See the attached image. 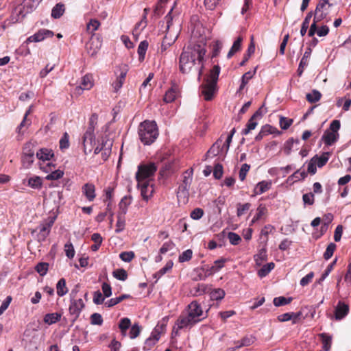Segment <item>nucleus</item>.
<instances>
[{"mask_svg":"<svg viewBox=\"0 0 351 351\" xmlns=\"http://www.w3.org/2000/svg\"><path fill=\"white\" fill-rule=\"evenodd\" d=\"M206 49L200 44H189L184 47L179 57V70L182 73H189L192 71L198 73L200 78L204 66Z\"/></svg>","mask_w":351,"mask_h":351,"instance_id":"obj_1","label":"nucleus"},{"mask_svg":"<svg viewBox=\"0 0 351 351\" xmlns=\"http://www.w3.org/2000/svg\"><path fill=\"white\" fill-rule=\"evenodd\" d=\"M220 73V67L215 65L207 76L205 84L201 86L202 94L206 101L211 100L217 92V83Z\"/></svg>","mask_w":351,"mask_h":351,"instance_id":"obj_2","label":"nucleus"},{"mask_svg":"<svg viewBox=\"0 0 351 351\" xmlns=\"http://www.w3.org/2000/svg\"><path fill=\"white\" fill-rule=\"evenodd\" d=\"M141 141L146 145L153 143L158 136V130L154 121H145L138 126Z\"/></svg>","mask_w":351,"mask_h":351,"instance_id":"obj_3","label":"nucleus"},{"mask_svg":"<svg viewBox=\"0 0 351 351\" xmlns=\"http://www.w3.org/2000/svg\"><path fill=\"white\" fill-rule=\"evenodd\" d=\"M331 4L329 3L328 0H321L317 5L315 11L313 23L311 24L309 31L308 36H314L316 31L317 23L324 20L329 14Z\"/></svg>","mask_w":351,"mask_h":351,"instance_id":"obj_4","label":"nucleus"},{"mask_svg":"<svg viewBox=\"0 0 351 351\" xmlns=\"http://www.w3.org/2000/svg\"><path fill=\"white\" fill-rule=\"evenodd\" d=\"M157 166L154 162L141 164L138 166V171L136 173L137 182H152Z\"/></svg>","mask_w":351,"mask_h":351,"instance_id":"obj_5","label":"nucleus"},{"mask_svg":"<svg viewBox=\"0 0 351 351\" xmlns=\"http://www.w3.org/2000/svg\"><path fill=\"white\" fill-rule=\"evenodd\" d=\"M36 157L39 160L40 169L45 173H49L53 167V165L50 162L53 157V151L47 148L40 149L36 152Z\"/></svg>","mask_w":351,"mask_h":351,"instance_id":"obj_6","label":"nucleus"},{"mask_svg":"<svg viewBox=\"0 0 351 351\" xmlns=\"http://www.w3.org/2000/svg\"><path fill=\"white\" fill-rule=\"evenodd\" d=\"M195 324H197L195 321L191 319L185 313L182 312L175 322L171 335L173 337L178 336L180 330H189Z\"/></svg>","mask_w":351,"mask_h":351,"instance_id":"obj_7","label":"nucleus"},{"mask_svg":"<svg viewBox=\"0 0 351 351\" xmlns=\"http://www.w3.org/2000/svg\"><path fill=\"white\" fill-rule=\"evenodd\" d=\"M191 319L195 321L196 323L199 322L202 318L203 311L201 305L197 301H193L191 302L184 311Z\"/></svg>","mask_w":351,"mask_h":351,"instance_id":"obj_8","label":"nucleus"},{"mask_svg":"<svg viewBox=\"0 0 351 351\" xmlns=\"http://www.w3.org/2000/svg\"><path fill=\"white\" fill-rule=\"evenodd\" d=\"M193 169H189L185 171L182 175V182L178 188V194H182L184 197L189 195V191L193 180Z\"/></svg>","mask_w":351,"mask_h":351,"instance_id":"obj_9","label":"nucleus"},{"mask_svg":"<svg viewBox=\"0 0 351 351\" xmlns=\"http://www.w3.org/2000/svg\"><path fill=\"white\" fill-rule=\"evenodd\" d=\"M266 110H264V106H261L258 110H257L255 113L252 116V117L248 120L245 128H244L242 132V135H247L252 130H254L257 125H258V119H261L263 114L266 113Z\"/></svg>","mask_w":351,"mask_h":351,"instance_id":"obj_10","label":"nucleus"},{"mask_svg":"<svg viewBox=\"0 0 351 351\" xmlns=\"http://www.w3.org/2000/svg\"><path fill=\"white\" fill-rule=\"evenodd\" d=\"M165 328V325H157L154 330L152 331L150 337L147 338L145 341L144 349L149 350H150L159 340L160 333Z\"/></svg>","mask_w":351,"mask_h":351,"instance_id":"obj_11","label":"nucleus"},{"mask_svg":"<svg viewBox=\"0 0 351 351\" xmlns=\"http://www.w3.org/2000/svg\"><path fill=\"white\" fill-rule=\"evenodd\" d=\"M95 143V136L94 132L90 130H86L82 136V145L85 154L90 153Z\"/></svg>","mask_w":351,"mask_h":351,"instance_id":"obj_12","label":"nucleus"},{"mask_svg":"<svg viewBox=\"0 0 351 351\" xmlns=\"http://www.w3.org/2000/svg\"><path fill=\"white\" fill-rule=\"evenodd\" d=\"M138 187L141 190V194L144 200L147 202L154 193L153 182H138Z\"/></svg>","mask_w":351,"mask_h":351,"instance_id":"obj_13","label":"nucleus"},{"mask_svg":"<svg viewBox=\"0 0 351 351\" xmlns=\"http://www.w3.org/2000/svg\"><path fill=\"white\" fill-rule=\"evenodd\" d=\"M84 303L82 300V298H79V299H74V298H71V303H70V305H69V313L70 314L73 316L74 317V319H76L82 310L84 308Z\"/></svg>","mask_w":351,"mask_h":351,"instance_id":"obj_14","label":"nucleus"},{"mask_svg":"<svg viewBox=\"0 0 351 351\" xmlns=\"http://www.w3.org/2000/svg\"><path fill=\"white\" fill-rule=\"evenodd\" d=\"M38 5L37 1L34 0H25L23 4L16 8V11L19 12V15L21 19L25 17V15L32 12Z\"/></svg>","mask_w":351,"mask_h":351,"instance_id":"obj_15","label":"nucleus"},{"mask_svg":"<svg viewBox=\"0 0 351 351\" xmlns=\"http://www.w3.org/2000/svg\"><path fill=\"white\" fill-rule=\"evenodd\" d=\"M53 36V32L48 30V29H40L38 32L35 33L34 35L29 36L27 38V41L29 42V43L40 42V41H43L45 38H49V37H52Z\"/></svg>","mask_w":351,"mask_h":351,"instance_id":"obj_16","label":"nucleus"},{"mask_svg":"<svg viewBox=\"0 0 351 351\" xmlns=\"http://www.w3.org/2000/svg\"><path fill=\"white\" fill-rule=\"evenodd\" d=\"M93 86V77L90 75H85L82 78L81 84L75 88V93L81 95L84 90H90Z\"/></svg>","mask_w":351,"mask_h":351,"instance_id":"obj_17","label":"nucleus"},{"mask_svg":"<svg viewBox=\"0 0 351 351\" xmlns=\"http://www.w3.org/2000/svg\"><path fill=\"white\" fill-rule=\"evenodd\" d=\"M349 313V306L342 301H339L335 309V316L337 320L343 319Z\"/></svg>","mask_w":351,"mask_h":351,"instance_id":"obj_18","label":"nucleus"},{"mask_svg":"<svg viewBox=\"0 0 351 351\" xmlns=\"http://www.w3.org/2000/svg\"><path fill=\"white\" fill-rule=\"evenodd\" d=\"M54 223V220L51 219L50 221L42 223L39 226V232L38 234V239L39 241H43L49 235L51 228Z\"/></svg>","mask_w":351,"mask_h":351,"instance_id":"obj_19","label":"nucleus"},{"mask_svg":"<svg viewBox=\"0 0 351 351\" xmlns=\"http://www.w3.org/2000/svg\"><path fill=\"white\" fill-rule=\"evenodd\" d=\"M83 195L89 202H92L96 197L95 186L93 184L86 183L82 188Z\"/></svg>","mask_w":351,"mask_h":351,"instance_id":"obj_20","label":"nucleus"},{"mask_svg":"<svg viewBox=\"0 0 351 351\" xmlns=\"http://www.w3.org/2000/svg\"><path fill=\"white\" fill-rule=\"evenodd\" d=\"M180 94L179 88L177 85L173 84L166 93L163 100L165 103H171Z\"/></svg>","mask_w":351,"mask_h":351,"instance_id":"obj_21","label":"nucleus"},{"mask_svg":"<svg viewBox=\"0 0 351 351\" xmlns=\"http://www.w3.org/2000/svg\"><path fill=\"white\" fill-rule=\"evenodd\" d=\"M339 134L335 132H330L329 130L325 131L324 135L322 137V140L324 143L330 146L336 142L338 139Z\"/></svg>","mask_w":351,"mask_h":351,"instance_id":"obj_22","label":"nucleus"},{"mask_svg":"<svg viewBox=\"0 0 351 351\" xmlns=\"http://www.w3.org/2000/svg\"><path fill=\"white\" fill-rule=\"evenodd\" d=\"M271 184L272 182L270 180H263L258 182L254 188L255 194L261 195L267 191L271 188Z\"/></svg>","mask_w":351,"mask_h":351,"instance_id":"obj_23","label":"nucleus"},{"mask_svg":"<svg viewBox=\"0 0 351 351\" xmlns=\"http://www.w3.org/2000/svg\"><path fill=\"white\" fill-rule=\"evenodd\" d=\"M267 214V208L263 204H260L256 208V213L251 221V224L255 223L258 221L264 219Z\"/></svg>","mask_w":351,"mask_h":351,"instance_id":"obj_24","label":"nucleus"},{"mask_svg":"<svg viewBox=\"0 0 351 351\" xmlns=\"http://www.w3.org/2000/svg\"><path fill=\"white\" fill-rule=\"evenodd\" d=\"M301 315V313H286L278 316V320L281 322L293 320V323H296Z\"/></svg>","mask_w":351,"mask_h":351,"instance_id":"obj_25","label":"nucleus"},{"mask_svg":"<svg viewBox=\"0 0 351 351\" xmlns=\"http://www.w3.org/2000/svg\"><path fill=\"white\" fill-rule=\"evenodd\" d=\"M222 143V140L219 138L217 140L213 145L210 148V149L207 152L208 156H215L220 154H223L222 149L221 148V145Z\"/></svg>","mask_w":351,"mask_h":351,"instance_id":"obj_26","label":"nucleus"},{"mask_svg":"<svg viewBox=\"0 0 351 351\" xmlns=\"http://www.w3.org/2000/svg\"><path fill=\"white\" fill-rule=\"evenodd\" d=\"M330 153L329 152H324L321 156H318L315 155L312 158L313 159V162L315 161L317 164V166L319 168L324 167L326 162L329 160Z\"/></svg>","mask_w":351,"mask_h":351,"instance_id":"obj_27","label":"nucleus"},{"mask_svg":"<svg viewBox=\"0 0 351 351\" xmlns=\"http://www.w3.org/2000/svg\"><path fill=\"white\" fill-rule=\"evenodd\" d=\"M62 315L59 313H47L45 315L43 321L49 325L53 324L60 320Z\"/></svg>","mask_w":351,"mask_h":351,"instance_id":"obj_28","label":"nucleus"},{"mask_svg":"<svg viewBox=\"0 0 351 351\" xmlns=\"http://www.w3.org/2000/svg\"><path fill=\"white\" fill-rule=\"evenodd\" d=\"M131 197L128 196L123 197L119 204V211L118 213L122 214H126L128 212V206L131 204Z\"/></svg>","mask_w":351,"mask_h":351,"instance_id":"obj_29","label":"nucleus"},{"mask_svg":"<svg viewBox=\"0 0 351 351\" xmlns=\"http://www.w3.org/2000/svg\"><path fill=\"white\" fill-rule=\"evenodd\" d=\"M125 215L117 213V221L116 223V233H119L125 229Z\"/></svg>","mask_w":351,"mask_h":351,"instance_id":"obj_30","label":"nucleus"},{"mask_svg":"<svg viewBox=\"0 0 351 351\" xmlns=\"http://www.w3.org/2000/svg\"><path fill=\"white\" fill-rule=\"evenodd\" d=\"M57 294L60 297H62L68 293V288L66 286V280L64 278H61L58 280L56 285Z\"/></svg>","mask_w":351,"mask_h":351,"instance_id":"obj_31","label":"nucleus"},{"mask_svg":"<svg viewBox=\"0 0 351 351\" xmlns=\"http://www.w3.org/2000/svg\"><path fill=\"white\" fill-rule=\"evenodd\" d=\"M27 184L34 189H40L43 186V180L39 176H33L28 179Z\"/></svg>","mask_w":351,"mask_h":351,"instance_id":"obj_32","label":"nucleus"},{"mask_svg":"<svg viewBox=\"0 0 351 351\" xmlns=\"http://www.w3.org/2000/svg\"><path fill=\"white\" fill-rule=\"evenodd\" d=\"M148 42L147 40H143L140 43L137 53L138 54V59L140 61H143L145 59V53L148 48Z\"/></svg>","mask_w":351,"mask_h":351,"instance_id":"obj_33","label":"nucleus"},{"mask_svg":"<svg viewBox=\"0 0 351 351\" xmlns=\"http://www.w3.org/2000/svg\"><path fill=\"white\" fill-rule=\"evenodd\" d=\"M243 41V38L241 36H239L237 40L234 42L231 49L228 53L227 57L228 58H231L236 52L239 51L241 47V43Z\"/></svg>","mask_w":351,"mask_h":351,"instance_id":"obj_34","label":"nucleus"},{"mask_svg":"<svg viewBox=\"0 0 351 351\" xmlns=\"http://www.w3.org/2000/svg\"><path fill=\"white\" fill-rule=\"evenodd\" d=\"M131 326V321L128 317L122 318L119 324V328L121 330V335L123 336H126L127 330Z\"/></svg>","mask_w":351,"mask_h":351,"instance_id":"obj_35","label":"nucleus"},{"mask_svg":"<svg viewBox=\"0 0 351 351\" xmlns=\"http://www.w3.org/2000/svg\"><path fill=\"white\" fill-rule=\"evenodd\" d=\"M267 251L265 249L263 248L254 256V261L257 265H261L263 263L267 260Z\"/></svg>","mask_w":351,"mask_h":351,"instance_id":"obj_36","label":"nucleus"},{"mask_svg":"<svg viewBox=\"0 0 351 351\" xmlns=\"http://www.w3.org/2000/svg\"><path fill=\"white\" fill-rule=\"evenodd\" d=\"M275 267L274 263L271 262L264 265L258 271V274L261 278L266 276Z\"/></svg>","mask_w":351,"mask_h":351,"instance_id":"obj_37","label":"nucleus"},{"mask_svg":"<svg viewBox=\"0 0 351 351\" xmlns=\"http://www.w3.org/2000/svg\"><path fill=\"white\" fill-rule=\"evenodd\" d=\"M130 297V295L123 294L119 297L110 299L105 303V305L109 308L112 307V306H115L116 304H119V302H121V301H123V300L128 298Z\"/></svg>","mask_w":351,"mask_h":351,"instance_id":"obj_38","label":"nucleus"},{"mask_svg":"<svg viewBox=\"0 0 351 351\" xmlns=\"http://www.w3.org/2000/svg\"><path fill=\"white\" fill-rule=\"evenodd\" d=\"M313 16V13L311 12H308L304 20L302 22L301 29H300V34L302 36H304L307 32V29L309 27L310 21Z\"/></svg>","mask_w":351,"mask_h":351,"instance_id":"obj_39","label":"nucleus"},{"mask_svg":"<svg viewBox=\"0 0 351 351\" xmlns=\"http://www.w3.org/2000/svg\"><path fill=\"white\" fill-rule=\"evenodd\" d=\"M167 34L165 36L160 47L161 53L165 52L172 44L175 43L176 39L178 38V35L174 36L173 38H170L169 42H167Z\"/></svg>","mask_w":351,"mask_h":351,"instance_id":"obj_40","label":"nucleus"},{"mask_svg":"<svg viewBox=\"0 0 351 351\" xmlns=\"http://www.w3.org/2000/svg\"><path fill=\"white\" fill-rule=\"evenodd\" d=\"M322 97V94L317 90H313L312 92L308 93L306 96L307 101L309 103H315L318 101Z\"/></svg>","mask_w":351,"mask_h":351,"instance_id":"obj_41","label":"nucleus"},{"mask_svg":"<svg viewBox=\"0 0 351 351\" xmlns=\"http://www.w3.org/2000/svg\"><path fill=\"white\" fill-rule=\"evenodd\" d=\"M54 166L53 167H52V169L51 171H50V173H49L47 176H46V179L47 180H58L60 178H61L63 175H64V172L60 169H58V170H53L54 169Z\"/></svg>","mask_w":351,"mask_h":351,"instance_id":"obj_42","label":"nucleus"},{"mask_svg":"<svg viewBox=\"0 0 351 351\" xmlns=\"http://www.w3.org/2000/svg\"><path fill=\"white\" fill-rule=\"evenodd\" d=\"M256 73V69L254 71H247L244 73L241 77V83L239 86V90H241L244 88L245 85L248 83L249 80H251Z\"/></svg>","mask_w":351,"mask_h":351,"instance_id":"obj_43","label":"nucleus"},{"mask_svg":"<svg viewBox=\"0 0 351 351\" xmlns=\"http://www.w3.org/2000/svg\"><path fill=\"white\" fill-rule=\"evenodd\" d=\"M294 143L298 144L299 140H298V139L294 140L293 138H289L285 143L284 146H283V152L286 155H289L291 154Z\"/></svg>","mask_w":351,"mask_h":351,"instance_id":"obj_44","label":"nucleus"},{"mask_svg":"<svg viewBox=\"0 0 351 351\" xmlns=\"http://www.w3.org/2000/svg\"><path fill=\"white\" fill-rule=\"evenodd\" d=\"M100 26V23L97 19H90L86 24V30L89 33L93 34L94 32L98 29Z\"/></svg>","mask_w":351,"mask_h":351,"instance_id":"obj_45","label":"nucleus"},{"mask_svg":"<svg viewBox=\"0 0 351 351\" xmlns=\"http://www.w3.org/2000/svg\"><path fill=\"white\" fill-rule=\"evenodd\" d=\"M319 336L323 344V349L328 351L331 345V337L325 333H322Z\"/></svg>","mask_w":351,"mask_h":351,"instance_id":"obj_46","label":"nucleus"},{"mask_svg":"<svg viewBox=\"0 0 351 351\" xmlns=\"http://www.w3.org/2000/svg\"><path fill=\"white\" fill-rule=\"evenodd\" d=\"M34 160V154L32 152H29V153H25L22 158L23 164L27 168L31 166Z\"/></svg>","mask_w":351,"mask_h":351,"instance_id":"obj_47","label":"nucleus"},{"mask_svg":"<svg viewBox=\"0 0 351 351\" xmlns=\"http://www.w3.org/2000/svg\"><path fill=\"white\" fill-rule=\"evenodd\" d=\"M254 342V338L252 337H245L241 340L240 346H235L233 348H230V351H234L241 347L249 346Z\"/></svg>","mask_w":351,"mask_h":351,"instance_id":"obj_48","label":"nucleus"},{"mask_svg":"<svg viewBox=\"0 0 351 351\" xmlns=\"http://www.w3.org/2000/svg\"><path fill=\"white\" fill-rule=\"evenodd\" d=\"M64 12V7L63 4H57L51 11V16L54 19L60 18Z\"/></svg>","mask_w":351,"mask_h":351,"instance_id":"obj_49","label":"nucleus"},{"mask_svg":"<svg viewBox=\"0 0 351 351\" xmlns=\"http://www.w3.org/2000/svg\"><path fill=\"white\" fill-rule=\"evenodd\" d=\"M292 301V298H285L284 296L276 297L274 299V304L276 306H284L289 304Z\"/></svg>","mask_w":351,"mask_h":351,"instance_id":"obj_50","label":"nucleus"},{"mask_svg":"<svg viewBox=\"0 0 351 351\" xmlns=\"http://www.w3.org/2000/svg\"><path fill=\"white\" fill-rule=\"evenodd\" d=\"M112 143L110 141H106L104 143V149L101 151V157L104 160H106L110 153H111V147Z\"/></svg>","mask_w":351,"mask_h":351,"instance_id":"obj_51","label":"nucleus"},{"mask_svg":"<svg viewBox=\"0 0 351 351\" xmlns=\"http://www.w3.org/2000/svg\"><path fill=\"white\" fill-rule=\"evenodd\" d=\"M173 263L171 261H168L166 265L155 274V277L160 278L167 271L171 269Z\"/></svg>","mask_w":351,"mask_h":351,"instance_id":"obj_52","label":"nucleus"},{"mask_svg":"<svg viewBox=\"0 0 351 351\" xmlns=\"http://www.w3.org/2000/svg\"><path fill=\"white\" fill-rule=\"evenodd\" d=\"M210 296L213 300H221L225 296V291L221 289H216L211 291Z\"/></svg>","mask_w":351,"mask_h":351,"instance_id":"obj_53","label":"nucleus"},{"mask_svg":"<svg viewBox=\"0 0 351 351\" xmlns=\"http://www.w3.org/2000/svg\"><path fill=\"white\" fill-rule=\"evenodd\" d=\"M49 269V264L47 263L41 262L36 265L35 269L42 276L47 274Z\"/></svg>","mask_w":351,"mask_h":351,"instance_id":"obj_54","label":"nucleus"},{"mask_svg":"<svg viewBox=\"0 0 351 351\" xmlns=\"http://www.w3.org/2000/svg\"><path fill=\"white\" fill-rule=\"evenodd\" d=\"M60 149H66L69 147V135L67 132H64L60 140Z\"/></svg>","mask_w":351,"mask_h":351,"instance_id":"obj_55","label":"nucleus"},{"mask_svg":"<svg viewBox=\"0 0 351 351\" xmlns=\"http://www.w3.org/2000/svg\"><path fill=\"white\" fill-rule=\"evenodd\" d=\"M113 276L117 280L124 281L128 278V274L123 269H117L112 273Z\"/></svg>","mask_w":351,"mask_h":351,"instance_id":"obj_56","label":"nucleus"},{"mask_svg":"<svg viewBox=\"0 0 351 351\" xmlns=\"http://www.w3.org/2000/svg\"><path fill=\"white\" fill-rule=\"evenodd\" d=\"M192 256L193 251L191 249H188L180 254L178 257V261L180 263L189 261L191 259Z\"/></svg>","mask_w":351,"mask_h":351,"instance_id":"obj_57","label":"nucleus"},{"mask_svg":"<svg viewBox=\"0 0 351 351\" xmlns=\"http://www.w3.org/2000/svg\"><path fill=\"white\" fill-rule=\"evenodd\" d=\"M227 237L229 242L233 245H238L241 241V237L238 234L232 232H229Z\"/></svg>","mask_w":351,"mask_h":351,"instance_id":"obj_58","label":"nucleus"},{"mask_svg":"<svg viewBox=\"0 0 351 351\" xmlns=\"http://www.w3.org/2000/svg\"><path fill=\"white\" fill-rule=\"evenodd\" d=\"M225 261V259H219L215 261L214 262L215 265L210 268V274L219 271L224 266Z\"/></svg>","mask_w":351,"mask_h":351,"instance_id":"obj_59","label":"nucleus"},{"mask_svg":"<svg viewBox=\"0 0 351 351\" xmlns=\"http://www.w3.org/2000/svg\"><path fill=\"white\" fill-rule=\"evenodd\" d=\"M336 248V245L333 243H330L324 254V257L326 260H328L330 258L334 253V251Z\"/></svg>","mask_w":351,"mask_h":351,"instance_id":"obj_60","label":"nucleus"},{"mask_svg":"<svg viewBox=\"0 0 351 351\" xmlns=\"http://www.w3.org/2000/svg\"><path fill=\"white\" fill-rule=\"evenodd\" d=\"M141 332V327L138 324H134L130 330L129 336L130 338L133 339L137 337Z\"/></svg>","mask_w":351,"mask_h":351,"instance_id":"obj_61","label":"nucleus"},{"mask_svg":"<svg viewBox=\"0 0 351 351\" xmlns=\"http://www.w3.org/2000/svg\"><path fill=\"white\" fill-rule=\"evenodd\" d=\"M251 207V204L250 203H245L244 204H239L237 205V216H242L246 211H247Z\"/></svg>","mask_w":351,"mask_h":351,"instance_id":"obj_62","label":"nucleus"},{"mask_svg":"<svg viewBox=\"0 0 351 351\" xmlns=\"http://www.w3.org/2000/svg\"><path fill=\"white\" fill-rule=\"evenodd\" d=\"M90 323L93 325L101 326L103 323V318L99 313H95L90 316Z\"/></svg>","mask_w":351,"mask_h":351,"instance_id":"obj_63","label":"nucleus"},{"mask_svg":"<svg viewBox=\"0 0 351 351\" xmlns=\"http://www.w3.org/2000/svg\"><path fill=\"white\" fill-rule=\"evenodd\" d=\"M119 257L123 261L129 263L134 258V253L132 251L123 252L119 254Z\"/></svg>","mask_w":351,"mask_h":351,"instance_id":"obj_64","label":"nucleus"}]
</instances>
